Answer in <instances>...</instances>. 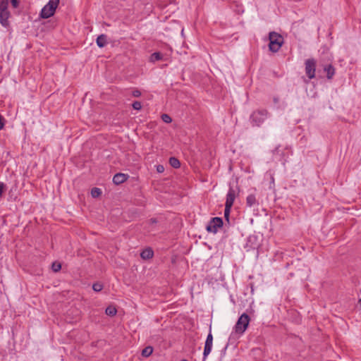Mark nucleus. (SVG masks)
<instances>
[{"label": "nucleus", "instance_id": "obj_1", "mask_svg": "<svg viewBox=\"0 0 361 361\" xmlns=\"http://www.w3.org/2000/svg\"><path fill=\"white\" fill-rule=\"evenodd\" d=\"M59 0H49L41 11L40 16L42 18H48L52 16L59 6Z\"/></svg>", "mask_w": 361, "mask_h": 361}, {"label": "nucleus", "instance_id": "obj_16", "mask_svg": "<svg viewBox=\"0 0 361 361\" xmlns=\"http://www.w3.org/2000/svg\"><path fill=\"white\" fill-rule=\"evenodd\" d=\"M169 164L172 167H173L175 169H178L180 166V163L179 160L178 159H176V157H171L169 159Z\"/></svg>", "mask_w": 361, "mask_h": 361}, {"label": "nucleus", "instance_id": "obj_32", "mask_svg": "<svg viewBox=\"0 0 361 361\" xmlns=\"http://www.w3.org/2000/svg\"><path fill=\"white\" fill-rule=\"evenodd\" d=\"M121 183V182H114V183H115L116 185H118V184H119V183Z\"/></svg>", "mask_w": 361, "mask_h": 361}, {"label": "nucleus", "instance_id": "obj_11", "mask_svg": "<svg viewBox=\"0 0 361 361\" xmlns=\"http://www.w3.org/2000/svg\"><path fill=\"white\" fill-rule=\"evenodd\" d=\"M97 44L99 47H104L106 44V36L101 35L97 38Z\"/></svg>", "mask_w": 361, "mask_h": 361}, {"label": "nucleus", "instance_id": "obj_27", "mask_svg": "<svg viewBox=\"0 0 361 361\" xmlns=\"http://www.w3.org/2000/svg\"><path fill=\"white\" fill-rule=\"evenodd\" d=\"M157 171L158 173H162L164 171V167L162 165H158L157 166Z\"/></svg>", "mask_w": 361, "mask_h": 361}, {"label": "nucleus", "instance_id": "obj_34", "mask_svg": "<svg viewBox=\"0 0 361 361\" xmlns=\"http://www.w3.org/2000/svg\"><path fill=\"white\" fill-rule=\"evenodd\" d=\"M181 361H188V360H182Z\"/></svg>", "mask_w": 361, "mask_h": 361}, {"label": "nucleus", "instance_id": "obj_33", "mask_svg": "<svg viewBox=\"0 0 361 361\" xmlns=\"http://www.w3.org/2000/svg\"><path fill=\"white\" fill-rule=\"evenodd\" d=\"M304 81L307 83L308 82V80H307L306 79H304Z\"/></svg>", "mask_w": 361, "mask_h": 361}, {"label": "nucleus", "instance_id": "obj_17", "mask_svg": "<svg viewBox=\"0 0 361 361\" xmlns=\"http://www.w3.org/2000/svg\"><path fill=\"white\" fill-rule=\"evenodd\" d=\"M162 59V54L159 52H154L150 56V61L155 62Z\"/></svg>", "mask_w": 361, "mask_h": 361}, {"label": "nucleus", "instance_id": "obj_26", "mask_svg": "<svg viewBox=\"0 0 361 361\" xmlns=\"http://www.w3.org/2000/svg\"><path fill=\"white\" fill-rule=\"evenodd\" d=\"M132 94L135 97H139L141 95V92L138 90H134L132 92Z\"/></svg>", "mask_w": 361, "mask_h": 361}, {"label": "nucleus", "instance_id": "obj_23", "mask_svg": "<svg viewBox=\"0 0 361 361\" xmlns=\"http://www.w3.org/2000/svg\"><path fill=\"white\" fill-rule=\"evenodd\" d=\"M51 268H52L54 271L57 272V271H59L61 269V265L60 263L55 262H54L52 264Z\"/></svg>", "mask_w": 361, "mask_h": 361}, {"label": "nucleus", "instance_id": "obj_29", "mask_svg": "<svg viewBox=\"0 0 361 361\" xmlns=\"http://www.w3.org/2000/svg\"><path fill=\"white\" fill-rule=\"evenodd\" d=\"M11 4L14 8H16L18 6V0H11Z\"/></svg>", "mask_w": 361, "mask_h": 361}, {"label": "nucleus", "instance_id": "obj_5", "mask_svg": "<svg viewBox=\"0 0 361 361\" xmlns=\"http://www.w3.org/2000/svg\"><path fill=\"white\" fill-rule=\"evenodd\" d=\"M240 188L238 184L231 185L228 194L226 195V204L228 205L233 204L235 197L239 195Z\"/></svg>", "mask_w": 361, "mask_h": 361}, {"label": "nucleus", "instance_id": "obj_3", "mask_svg": "<svg viewBox=\"0 0 361 361\" xmlns=\"http://www.w3.org/2000/svg\"><path fill=\"white\" fill-rule=\"evenodd\" d=\"M268 111L261 109L254 111L250 116V121L253 126H259L267 118Z\"/></svg>", "mask_w": 361, "mask_h": 361}, {"label": "nucleus", "instance_id": "obj_14", "mask_svg": "<svg viewBox=\"0 0 361 361\" xmlns=\"http://www.w3.org/2000/svg\"><path fill=\"white\" fill-rule=\"evenodd\" d=\"M256 202H257V201H256V198H255V195H250L247 197L246 204L248 207H252L253 205H255L256 204Z\"/></svg>", "mask_w": 361, "mask_h": 361}, {"label": "nucleus", "instance_id": "obj_13", "mask_svg": "<svg viewBox=\"0 0 361 361\" xmlns=\"http://www.w3.org/2000/svg\"><path fill=\"white\" fill-rule=\"evenodd\" d=\"M128 178V176L124 173H116L114 176L113 180L114 181L116 180H127Z\"/></svg>", "mask_w": 361, "mask_h": 361}, {"label": "nucleus", "instance_id": "obj_9", "mask_svg": "<svg viewBox=\"0 0 361 361\" xmlns=\"http://www.w3.org/2000/svg\"><path fill=\"white\" fill-rule=\"evenodd\" d=\"M10 13L8 11L0 12V23L3 26L6 27L8 25V19Z\"/></svg>", "mask_w": 361, "mask_h": 361}, {"label": "nucleus", "instance_id": "obj_22", "mask_svg": "<svg viewBox=\"0 0 361 361\" xmlns=\"http://www.w3.org/2000/svg\"><path fill=\"white\" fill-rule=\"evenodd\" d=\"M161 119L164 123H169L172 121L171 116L166 114L161 115Z\"/></svg>", "mask_w": 361, "mask_h": 361}, {"label": "nucleus", "instance_id": "obj_15", "mask_svg": "<svg viewBox=\"0 0 361 361\" xmlns=\"http://www.w3.org/2000/svg\"><path fill=\"white\" fill-rule=\"evenodd\" d=\"M153 353V348L152 346H147L142 350V355L143 357H147L152 355Z\"/></svg>", "mask_w": 361, "mask_h": 361}, {"label": "nucleus", "instance_id": "obj_28", "mask_svg": "<svg viewBox=\"0 0 361 361\" xmlns=\"http://www.w3.org/2000/svg\"><path fill=\"white\" fill-rule=\"evenodd\" d=\"M5 190V185L2 182H0V196L2 195Z\"/></svg>", "mask_w": 361, "mask_h": 361}, {"label": "nucleus", "instance_id": "obj_8", "mask_svg": "<svg viewBox=\"0 0 361 361\" xmlns=\"http://www.w3.org/2000/svg\"><path fill=\"white\" fill-rule=\"evenodd\" d=\"M213 344V336L211 332L208 334L204 349V360L207 357V356L211 353Z\"/></svg>", "mask_w": 361, "mask_h": 361}, {"label": "nucleus", "instance_id": "obj_12", "mask_svg": "<svg viewBox=\"0 0 361 361\" xmlns=\"http://www.w3.org/2000/svg\"><path fill=\"white\" fill-rule=\"evenodd\" d=\"M324 71L326 73L328 79H331L335 74V69L331 65H329L324 68Z\"/></svg>", "mask_w": 361, "mask_h": 361}, {"label": "nucleus", "instance_id": "obj_25", "mask_svg": "<svg viewBox=\"0 0 361 361\" xmlns=\"http://www.w3.org/2000/svg\"><path fill=\"white\" fill-rule=\"evenodd\" d=\"M133 108L135 110H140L142 108V104L140 102L135 101L132 104Z\"/></svg>", "mask_w": 361, "mask_h": 361}, {"label": "nucleus", "instance_id": "obj_10", "mask_svg": "<svg viewBox=\"0 0 361 361\" xmlns=\"http://www.w3.org/2000/svg\"><path fill=\"white\" fill-rule=\"evenodd\" d=\"M153 255H154V252H153L152 250L150 248H147V249L144 250L141 252L140 257L143 259H149L153 257Z\"/></svg>", "mask_w": 361, "mask_h": 361}, {"label": "nucleus", "instance_id": "obj_30", "mask_svg": "<svg viewBox=\"0 0 361 361\" xmlns=\"http://www.w3.org/2000/svg\"><path fill=\"white\" fill-rule=\"evenodd\" d=\"M4 126V118L3 117L0 115V130H1Z\"/></svg>", "mask_w": 361, "mask_h": 361}, {"label": "nucleus", "instance_id": "obj_24", "mask_svg": "<svg viewBox=\"0 0 361 361\" xmlns=\"http://www.w3.org/2000/svg\"><path fill=\"white\" fill-rule=\"evenodd\" d=\"M92 288L94 291L96 292H99L100 290H102L103 288V286L102 284L99 283H94L93 286H92Z\"/></svg>", "mask_w": 361, "mask_h": 361}, {"label": "nucleus", "instance_id": "obj_18", "mask_svg": "<svg viewBox=\"0 0 361 361\" xmlns=\"http://www.w3.org/2000/svg\"><path fill=\"white\" fill-rule=\"evenodd\" d=\"M8 0H0V12L8 11Z\"/></svg>", "mask_w": 361, "mask_h": 361}, {"label": "nucleus", "instance_id": "obj_19", "mask_svg": "<svg viewBox=\"0 0 361 361\" xmlns=\"http://www.w3.org/2000/svg\"><path fill=\"white\" fill-rule=\"evenodd\" d=\"M102 190L98 188H94L91 190V195L92 197L96 198L101 195Z\"/></svg>", "mask_w": 361, "mask_h": 361}, {"label": "nucleus", "instance_id": "obj_7", "mask_svg": "<svg viewBox=\"0 0 361 361\" xmlns=\"http://www.w3.org/2000/svg\"><path fill=\"white\" fill-rule=\"evenodd\" d=\"M223 225V221L219 217L213 218L207 226V230L209 232L216 233L219 228Z\"/></svg>", "mask_w": 361, "mask_h": 361}, {"label": "nucleus", "instance_id": "obj_31", "mask_svg": "<svg viewBox=\"0 0 361 361\" xmlns=\"http://www.w3.org/2000/svg\"><path fill=\"white\" fill-rule=\"evenodd\" d=\"M150 221H151V223H152V224H155V223H157V220H156L155 219H152L150 220Z\"/></svg>", "mask_w": 361, "mask_h": 361}, {"label": "nucleus", "instance_id": "obj_21", "mask_svg": "<svg viewBox=\"0 0 361 361\" xmlns=\"http://www.w3.org/2000/svg\"><path fill=\"white\" fill-rule=\"evenodd\" d=\"M231 207L232 205L228 206V204H225L224 216L226 219H228Z\"/></svg>", "mask_w": 361, "mask_h": 361}, {"label": "nucleus", "instance_id": "obj_20", "mask_svg": "<svg viewBox=\"0 0 361 361\" xmlns=\"http://www.w3.org/2000/svg\"><path fill=\"white\" fill-rule=\"evenodd\" d=\"M106 314L109 316H114L117 311L116 309L114 307L109 306L106 309Z\"/></svg>", "mask_w": 361, "mask_h": 361}, {"label": "nucleus", "instance_id": "obj_4", "mask_svg": "<svg viewBox=\"0 0 361 361\" xmlns=\"http://www.w3.org/2000/svg\"><path fill=\"white\" fill-rule=\"evenodd\" d=\"M250 322V317L246 313H243L238 319L235 326V331L237 334H242L247 329Z\"/></svg>", "mask_w": 361, "mask_h": 361}, {"label": "nucleus", "instance_id": "obj_2", "mask_svg": "<svg viewBox=\"0 0 361 361\" xmlns=\"http://www.w3.org/2000/svg\"><path fill=\"white\" fill-rule=\"evenodd\" d=\"M283 44V37L279 34L272 32L269 33V44L270 51L276 52L279 50Z\"/></svg>", "mask_w": 361, "mask_h": 361}, {"label": "nucleus", "instance_id": "obj_6", "mask_svg": "<svg viewBox=\"0 0 361 361\" xmlns=\"http://www.w3.org/2000/svg\"><path fill=\"white\" fill-rule=\"evenodd\" d=\"M316 61L313 59H309L305 61V73L309 79L315 77Z\"/></svg>", "mask_w": 361, "mask_h": 361}]
</instances>
